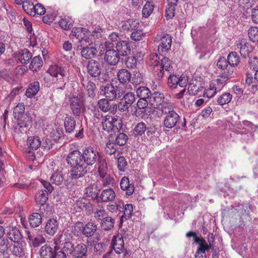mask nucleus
<instances>
[{"label":"nucleus","instance_id":"f257e3e1","mask_svg":"<svg viewBox=\"0 0 258 258\" xmlns=\"http://www.w3.org/2000/svg\"><path fill=\"white\" fill-rule=\"evenodd\" d=\"M101 154L94 147L85 148L81 153L79 150L71 151L67 157V163L71 166L70 178L77 180L83 177L88 172L87 166L97 163Z\"/></svg>","mask_w":258,"mask_h":258},{"label":"nucleus","instance_id":"f03ea898","mask_svg":"<svg viewBox=\"0 0 258 258\" xmlns=\"http://www.w3.org/2000/svg\"><path fill=\"white\" fill-rule=\"evenodd\" d=\"M172 37L166 34L161 37L158 45V50L160 56L157 53H152L149 56L148 64L153 67V72L158 79H161L165 74V72L170 71L171 62L169 59L163 55L164 52L168 51L171 47Z\"/></svg>","mask_w":258,"mask_h":258},{"label":"nucleus","instance_id":"7ed1b4c3","mask_svg":"<svg viewBox=\"0 0 258 258\" xmlns=\"http://www.w3.org/2000/svg\"><path fill=\"white\" fill-rule=\"evenodd\" d=\"M103 130L109 132H116L121 130L122 127V122L119 117H113L111 115H105L101 122Z\"/></svg>","mask_w":258,"mask_h":258},{"label":"nucleus","instance_id":"20e7f679","mask_svg":"<svg viewBox=\"0 0 258 258\" xmlns=\"http://www.w3.org/2000/svg\"><path fill=\"white\" fill-rule=\"evenodd\" d=\"M180 119V116L176 112H171L166 115L165 117L163 122L164 126L168 128H172L176 126L178 128H182L186 125V121L184 118L182 122Z\"/></svg>","mask_w":258,"mask_h":258},{"label":"nucleus","instance_id":"39448f33","mask_svg":"<svg viewBox=\"0 0 258 258\" xmlns=\"http://www.w3.org/2000/svg\"><path fill=\"white\" fill-rule=\"evenodd\" d=\"M48 72L51 76L57 78V83L60 85L57 88L63 89L68 78L67 72L64 69L56 65L50 68L48 70Z\"/></svg>","mask_w":258,"mask_h":258},{"label":"nucleus","instance_id":"423d86ee","mask_svg":"<svg viewBox=\"0 0 258 258\" xmlns=\"http://www.w3.org/2000/svg\"><path fill=\"white\" fill-rule=\"evenodd\" d=\"M188 84L187 78L186 76L181 75L178 77L177 76L172 74L170 75L168 77L167 85L171 89L185 87Z\"/></svg>","mask_w":258,"mask_h":258},{"label":"nucleus","instance_id":"0eeeda50","mask_svg":"<svg viewBox=\"0 0 258 258\" xmlns=\"http://www.w3.org/2000/svg\"><path fill=\"white\" fill-rule=\"evenodd\" d=\"M87 72L92 77L100 75L102 70V65L98 60L90 59L87 65Z\"/></svg>","mask_w":258,"mask_h":258},{"label":"nucleus","instance_id":"6e6552de","mask_svg":"<svg viewBox=\"0 0 258 258\" xmlns=\"http://www.w3.org/2000/svg\"><path fill=\"white\" fill-rule=\"evenodd\" d=\"M136 99V98L133 93H126L123 95L122 101L118 105V109L121 112L127 110L135 102Z\"/></svg>","mask_w":258,"mask_h":258},{"label":"nucleus","instance_id":"1a4fd4ad","mask_svg":"<svg viewBox=\"0 0 258 258\" xmlns=\"http://www.w3.org/2000/svg\"><path fill=\"white\" fill-rule=\"evenodd\" d=\"M98 105L102 111L109 112L113 114L116 112L118 107L117 104L111 103V101L105 98L100 99L98 101Z\"/></svg>","mask_w":258,"mask_h":258},{"label":"nucleus","instance_id":"9d476101","mask_svg":"<svg viewBox=\"0 0 258 258\" xmlns=\"http://www.w3.org/2000/svg\"><path fill=\"white\" fill-rule=\"evenodd\" d=\"M64 242L62 243V246L61 249L70 256L75 250L74 244L73 243V237L72 234L67 232L64 233Z\"/></svg>","mask_w":258,"mask_h":258},{"label":"nucleus","instance_id":"9b49d317","mask_svg":"<svg viewBox=\"0 0 258 258\" xmlns=\"http://www.w3.org/2000/svg\"><path fill=\"white\" fill-rule=\"evenodd\" d=\"M111 247L117 254L122 253L124 250V242L121 234L113 236L111 242Z\"/></svg>","mask_w":258,"mask_h":258},{"label":"nucleus","instance_id":"f8f14e48","mask_svg":"<svg viewBox=\"0 0 258 258\" xmlns=\"http://www.w3.org/2000/svg\"><path fill=\"white\" fill-rule=\"evenodd\" d=\"M236 46L239 49V52L241 56L245 58L253 50L252 45L247 42L245 39H240L236 42Z\"/></svg>","mask_w":258,"mask_h":258},{"label":"nucleus","instance_id":"ddd939ff","mask_svg":"<svg viewBox=\"0 0 258 258\" xmlns=\"http://www.w3.org/2000/svg\"><path fill=\"white\" fill-rule=\"evenodd\" d=\"M119 54L114 49H109L106 51L104 56L106 62L111 66L116 65L120 59Z\"/></svg>","mask_w":258,"mask_h":258},{"label":"nucleus","instance_id":"4468645a","mask_svg":"<svg viewBox=\"0 0 258 258\" xmlns=\"http://www.w3.org/2000/svg\"><path fill=\"white\" fill-rule=\"evenodd\" d=\"M116 51L121 56H126L131 53V44L128 41L119 40L116 44Z\"/></svg>","mask_w":258,"mask_h":258},{"label":"nucleus","instance_id":"2eb2a0df","mask_svg":"<svg viewBox=\"0 0 258 258\" xmlns=\"http://www.w3.org/2000/svg\"><path fill=\"white\" fill-rule=\"evenodd\" d=\"M100 93L105 97V99L110 101L116 99V94L115 93V87L112 84L109 83L104 86H101L100 87Z\"/></svg>","mask_w":258,"mask_h":258},{"label":"nucleus","instance_id":"dca6fc26","mask_svg":"<svg viewBox=\"0 0 258 258\" xmlns=\"http://www.w3.org/2000/svg\"><path fill=\"white\" fill-rule=\"evenodd\" d=\"M59 223L55 218L49 219L45 225V231L46 233L50 236L54 235L58 231Z\"/></svg>","mask_w":258,"mask_h":258},{"label":"nucleus","instance_id":"f3484780","mask_svg":"<svg viewBox=\"0 0 258 258\" xmlns=\"http://www.w3.org/2000/svg\"><path fill=\"white\" fill-rule=\"evenodd\" d=\"M115 191L111 188H109L102 191L99 198L102 203H109L112 202L115 199Z\"/></svg>","mask_w":258,"mask_h":258},{"label":"nucleus","instance_id":"a211bd4d","mask_svg":"<svg viewBox=\"0 0 258 258\" xmlns=\"http://www.w3.org/2000/svg\"><path fill=\"white\" fill-rule=\"evenodd\" d=\"M79 49L81 50L82 56L87 59H92L97 55L98 52L97 49L93 46L86 45Z\"/></svg>","mask_w":258,"mask_h":258},{"label":"nucleus","instance_id":"6ab92c4d","mask_svg":"<svg viewBox=\"0 0 258 258\" xmlns=\"http://www.w3.org/2000/svg\"><path fill=\"white\" fill-rule=\"evenodd\" d=\"M120 188L126 191V195L131 196L135 191L134 184L130 183L129 178L127 176L123 177L120 182Z\"/></svg>","mask_w":258,"mask_h":258},{"label":"nucleus","instance_id":"aec40b11","mask_svg":"<svg viewBox=\"0 0 258 258\" xmlns=\"http://www.w3.org/2000/svg\"><path fill=\"white\" fill-rule=\"evenodd\" d=\"M8 237L15 243H18L22 238V234L20 230L16 227H12L7 233Z\"/></svg>","mask_w":258,"mask_h":258},{"label":"nucleus","instance_id":"412c9836","mask_svg":"<svg viewBox=\"0 0 258 258\" xmlns=\"http://www.w3.org/2000/svg\"><path fill=\"white\" fill-rule=\"evenodd\" d=\"M55 247L53 248L48 244L42 246L39 250L40 258H54Z\"/></svg>","mask_w":258,"mask_h":258},{"label":"nucleus","instance_id":"4be33fe9","mask_svg":"<svg viewBox=\"0 0 258 258\" xmlns=\"http://www.w3.org/2000/svg\"><path fill=\"white\" fill-rule=\"evenodd\" d=\"M203 88V84L202 82L198 81L195 80L189 84L187 92H188L190 95H196L198 94L200 92H202Z\"/></svg>","mask_w":258,"mask_h":258},{"label":"nucleus","instance_id":"5701e85b","mask_svg":"<svg viewBox=\"0 0 258 258\" xmlns=\"http://www.w3.org/2000/svg\"><path fill=\"white\" fill-rule=\"evenodd\" d=\"M97 225L92 222H89L84 225L83 235L85 237H92L97 231Z\"/></svg>","mask_w":258,"mask_h":258},{"label":"nucleus","instance_id":"b1692460","mask_svg":"<svg viewBox=\"0 0 258 258\" xmlns=\"http://www.w3.org/2000/svg\"><path fill=\"white\" fill-rule=\"evenodd\" d=\"M152 105L154 108H158L165 101V97L163 93L155 92L150 97Z\"/></svg>","mask_w":258,"mask_h":258},{"label":"nucleus","instance_id":"393cba45","mask_svg":"<svg viewBox=\"0 0 258 258\" xmlns=\"http://www.w3.org/2000/svg\"><path fill=\"white\" fill-rule=\"evenodd\" d=\"M66 132L68 133L74 132L76 127V122L74 117L66 115L64 121Z\"/></svg>","mask_w":258,"mask_h":258},{"label":"nucleus","instance_id":"a878e982","mask_svg":"<svg viewBox=\"0 0 258 258\" xmlns=\"http://www.w3.org/2000/svg\"><path fill=\"white\" fill-rule=\"evenodd\" d=\"M27 145L30 148L27 151L28 152H31V149L32 150H37L41 145L40 139L38 136H31L29 137L27 141Z\"/></svg>","mask_w":258,"mask_h":258},{"label":"nucleus","instance_id":"bb28decb","mask_svg":"<svg viewBox=\"0 0 258 258\" xmlns=\"http://www.w3.org/2000/svg\"><path fill=\"white\" fill-rule=\"evenodd\" d=\"M71 109L76 116H79L81 112L82 104L77 97H74L70 103Z\"/></svg>","mask_w":258,"mask_h":258},{"label":"nucleus","instance_id":"cd10ccee","mask_svg":"<svg viewBox=\"0 0 258 258\" xmlns=\"http://www.w3.org/2000/svg\"><path fill=\"white\" fill-rule=\"evenodd\" d=\"M117 77L120 83L125 84L131 81V74L126 69H121L118 72Z\"/></svg>","mask_w":258,"mask_h":258},{"label":"nucleus","instance_id":"c85d7f7f","mask_svg":"<svg viewBox=\"0 0 258 258\" xmlns=\"http://www.w3.org/2000/svg\"><path fill=\"white\" fill-rule=\"evenodd\" d=\"M114 223L115 220L111 217L107 216L102 218L100 223V226L103 230L108 231L113 228Z\"/></svg>","mask_w":258,"mask_h":258},{"label":"nucleus","instance_id":"c756f323","mask_svg":"<svg viewBox=\"0 0 258 258\" xmlns=\"http://www.w3.org/2000/svg\"><path fill=\"white\" fill-rule=\"evenodd\" d=\"M123 214L120 218L119 226H121L124 219L126 220L132 217L133 212V206L131 204H127L126 205L123 204Z\"/></svg>","mask_w":258,"mask_h":258},{"label":"nucleus","instance_id":"7c9ffc66","mask_svg":"<svg viewBox=\"0 0 258 258\" xmlns=\"http://www.w3.org/2000/svg\"><path fill=\"white\" fill-rule=\"evenodd\" d=\"M48 194L46 190L41 189L36 193L35 199L36 203L40 205H44L48 200Z\"/></svg>","mask_w":258,"mask_h":258},{"label":"nucleus","instance_id":"2f4dec72","mask_svg":"<svg viewBox=\"0 0 258 258\" xmlns=\"http://www.w3.org/2000/svg\"><path fill=\"white\" fill-rule=\"evenodd\" d=\"M90 248L89 246L84 243H81L75 246V252L76 253L74 257H81L87 256L88 252Z\"/></svg>","mask_w":258,"mask_h":258},{"label":"nucleus","instance_id":"473e14b6","mask_svg":"<svg viewBox=\"0 0 258 258\" xmlns=\"http://www.w3.org/2000/svg\"><path fill=\"white\" fill-rule=\"evenodd\" d=\"M139 22L137 19H129L124 22L122 28L124 30L127 31H134L139 28Z\"/></svg>","mask_w":258,"mask_h":258},{"label":"nucleus","instance_id":"72a5a7b5","mask_svg":"<svg viewBox=\"0 0 258 258\" xmlns=\"http://www.w3.org/2000/svg\"><path fill=\"white\" fill-rule=\"evenodd\" d=\"M28 237L31 242V246L34 247H38L45 242V238L40 235L34 236L29 233Z\"/></svg>","mask_w":258,"mask_h":258},{"label":"nucleus","instance_id":"f704fd0d","mask_svg":"<svg viewBox=\"0 0 258 258\" xmlns=\"http://www.w3.org/2000/svg\"><path fill=\"white\" fill-rule=\"evenodd\" d=\"M97 162L99 176L107 173L108 171V166L106 158L101 155Z\"/></svg>","mask_w":258,"mask_h":258},{"label":"nucleus","instance_id":"c9c22d12","mask_svg":"<svg viewBox=\"0 0 258 258\" xmlns=\"http://www.w3.org/2000/svg\"><path fill=\"white\" fill-rule=\"evenodd\" d=\"M39 90V83L37 81L31 83L26 92V95L28 98H32L34 96Z\"/></svg>","mask_w":258,"mask_h":258},{"label":"nucleus","instance_id":"e433bc0d","mask_svg":"<svg viewBox=\"0 0 258 258\" xmlns=\"http://www.w3.org/2000/svg\"><path fill=\"white\" fill-rule=\"evenodd\" d=\"M123 202L122 201L120 200L115 203H110L106 207V209L109 212L114 213H116L117 211L121 212L123 210Z\"/></svg>","mask_w":258,"mask_h":258},{"label":"nucleus","instance_id":"4c0bfd02","mask_svg":"<svg viewBox=\"0 0 258 258\" xmlns=\"http://www.w3.org/2000/svg\"><path fill=\"white\" fill-rule=\"evenodd\" d=\"M32 57V55L30 51L27 49H24L19 52L18 58L22 63L26 64L29 62Z\"/></svg>","mask_w":258,"mask_h":258},{"label":"nucleus","instance_id":"58836bf2","mask_svg":"<svg viewBox=\"0 0 258 258\" xmlns=\"http://www.w3.org/2000/svg\"><path fill=\"white\" fill-rule=\"evenodd\" d=\"M137 96L139 98L149 99L151 96V92L149 88L146 87H139L136 90Z\"/></svg>","mask_w":258,"mask_h":258},{"label":"nucleus","instance_id":"ea45409f","mask_svg":"<svg viewBox=\"0 0 258 258\" xmlns=\"http://www.w3.org/2000/svg\"><path fill=\"white\" fill-rule=\"evenodd\" d=\"M29 222L31 227H37L42 223L41 216L38 213H33L29 216Z\"/></svg>","mask_w":258,"mask_h":258},{"label":"nucleus","instance_id":"a19ab883","mask_svg":"<svg viewBox=\"0 0 258 258\" xmlns=\"http://www.w3.org/2000/svg\"><path fill=\"white\" fill-rule=\"evenodd\" d=\"M109 240L107 239L106 241L100 242L96 243L94 244V251L97 254H101L106 250Z\"/></svg>","mask_w":258,"mask_h":258},{"label":"nucleus","instance_id":"79ce46f5","mask_svg":"<svg viewBox=\"0 0 258 258\" xmlns=\"http://www.w3.org/2000/svg\"><path fill=\"white\" fill-rule=\"evenodd\" d=\"M100 180L103 186H112L114 183L113 177L107 173L99 175Z\"/></svg>","mask_w":258,"mask_h":258},{"label":"nucleus","instance_id":"37998d69","mask_svg":"<svg viewBox=\"0 0 258 258\" xmlns=\"http://www.w3.org/2000/svg\"><path fill=\"white\" fill-rule=\"evenodd\" d=\"M227 61L231 66H237L240 62V58L236 52L232 51L228 55Z\"/></svg>","mask_w":258,"mask_h":258},{"label":"nucleus","instance_id":"c03bdc74","mask_svg":"<svg viewBox=\"0 0 258 258\" xmlns=\"http://www.w3.org/2000/svg\"><path fill=\"white\" fill-rule=\"evenodd\" d=\"M158 108L163 113L166 115L175 112L173 104L166 101H165Z\"/></svg>","mask_w":258,"mask_h":258},{"label":"nucleus","instance_id":"a18cd8bd","mask_svg":"<svg viewBox=\"0 0 258 258\" xmlns=\"http://www.w3.org/2000/svg\"><path fill=\"white\" fill-rule=\"evenodd\" d=\"M84 224L82 222L75 223L71 228L72 233L76 236L83 234Z\"/></svg>","mask_w":258,"mask_h":258},{"label":"nucleus","instance_id":"49530a36","mask_svg":"<svg viewBox=\"0 0 258 258\" xmlns=\"http://www.w3.org/2000/svg\"><path fill=\"white\" fill-rule=\"evenodd\" d=\"M154 9V3L146 2L142 10V15L145 18L149 17L153 13Z\"/></svg>","mask_w":258,"mask_h":258},{"label":"nucleus","instance_id":"de8ad7c7","mask_svg":"<svg viewBox=\"0 0 258 258\" xmlns=\"http://www.w3.org/2000/svg\"><path fill=\"white\" fill-rule=\"evenodd\" d=\"M195 242L199 245L197 250L204 251L209 250L212 248V245H208L206 241L203 238L196 237Z\"/></svg>","mask_w":258,"mask_h":258},{"label":"nucleus","instance_id":"09e8293b","mask_svg":"<svg viewBox=\"0 0 258 258\" xmlns=\"http://www.w3.org/2000/svg\"><path fill=\"white\" fill-rule=\"evenodd\" d=\"M22 4L23 5V10L25 12L30 16H35V13L34 12V5L32 2L24 1Z\"/></svg>","mask_w":258,"mask_h":258},{"label":"nucleus","instance_id":"8fccbe9b","mask_svg":"<svg viewBox=\"0 0 258 258\" xmlns=\"http://www.w3.org/2000/svg\"><path fill=\"white\" fill-rule=\"evenodd\" d=\"M232 98V95L230 93H225L218 97L217 102L220 105H223L229 103Z\"/></svg>","mask_w":258,"mask_h":258},{"label":"nucleus","instance_id":"3c124183","mask_svg":"<svg viewBox=\"0 0 258 258\" xmlns=\"http://www.w3.org/2000/svg\"><path fill=\"white\" fill-rule=\"evenodd\" d=\"M42 59L40 56H36L31 60L29 68L33 71H37L42 66Z\"/></svg>","mask_w":258,"mask_h":258},{"label":"nucleus","instance_id":"603ef678","mask_svg":"<svg viewBox=\"0 0 258 258\" xmlns=\"http://www.w3.org/2000/svg\"><path fill=\"white\" fill-rule=\"evenodd\" d=\"M249 39L253 42H258V27H251L248 31Z\"/></svg>","mask_w":258,"mask_h":258},{"label":"nucleus","instance_id":"864d4df0","mask_svg":"<svg viewBox=\"0 0 258 258\" xmlns=\"http://www.w3.org/2000/svg\"><path fill=\"white\" fill-rule=\"evenodd\" d=\"M25 111V105L23 103H19L14 108L13 113L15 118L19 119Z\"/></svg>","mask_w":258,"mask_h":258},{"label":"nucleus","instance_id":"5fc2aeb1","mask_svg":"<svg viewBox=\"0 0 258 258\" xmlns=\"http://www.w3.org/2000/svg\"><path fill=\"white\" fill-rule=\"evenodd\" d=\"M147 127L145 123L140 122L135 126L134 133L137 136H142L146 131Z\"/></svg>","mask_w":258,"mask_h":258},{"label":"nucleus","instance_id":"6e6d98bb","mask_svg":"<svg viewBox=\"0 0 258 258\" xmlns=\"http://www.w3.org/2000/svg\"><path fill=\"white\" fill-rule=\"evenodd\" d=\"M127 163L123 156L117 157V168L121 172H124L127 168Z\"/></svg>","mask_w":258,"mask_h":258},{"label":"nucleus","instance_id":"4d7b16f0","mask_svg":"<svg viewBox=\"0 0 258 258\" xmlns=\"http://www.w3.org/2000/svg\"><path fill=\"white\" fill-rule=\"evenodd\" d=\"M85 193L87 197L94 198L97 197L98 193L93 185H90L85 189Z\"/></svg>","mask_w":258,"mask_h":258},{"label":"nucleus","instance_id":"13d9d810","mask_svg":"<svg viewBox=\"0 0 258 258\" xmlns=\"http://www.w3.org/2000/svg\"><path fill=\"white\" fill-rule=\"evenodd\" d=\"M128 139L127 136L124 133L119 134L115 138V143L119 146L124 145Z\"/></svg>","mask_w":258,"mask_h":258},{"label":"nucleus","instance_id":"bf43d9fd","mask_svg":"<svg viewBox=\"0 0 258 258\" xmlns=\"http://www.w3.org/2000/svg\"><path fill=\"white\" fill-rule=\"evenodd\" d=\"M125 64L128 68H134L137 64V59L134 56L127 57L125 61Z\"/></svg>","mask_w":258,"mask_h":258},{"label":"nucleus","instance_id":"052dcab7","mask_svg":"<svg viewBox=\"0 0 258 258\" xmlns=\"http://www.w3.org/2000/svg\"><path fill=\"white\" fill-rule=\"evenodd\" d=\"M58 24L64 30L70 29L72 27V22L66 18L61 19Z\"/></svg>","mask_w":258,"mask_h":258},{"label":"nucleus","instance_id":"680f3d73","mask_svg":"<svg viewBox=\"0 0 258 258\" xmlns=\"http://www.w3.org/2000/svg\"><path fill=\"white\" fill-rule=\"evenodd\" d=\"M12 253L13 254L21 257L23 254V249L19 242L15 243L13 246Z\"/></svg>","mask_w":258,"mask_h":258},{"label":"nucleus","instance_id":"e2e57ef3","mask_svg":"<svg viewBox=\"0 0 258 258\" xmlns=\"http://www.w3.org/2000/svg\"><path fill=\"white\" fill-rule=\"evenodd\" d=\"M51 181L55 184H60L63 180V177L59 173H54L51 177Z\"/></svg>","mask_w":258,"mask_h":258},{"label":"nucleus","instance_id":"0e129e2a","mask_svg":"<svg viewBox=\"0 0 258 258\" xmlns=\"http://www.w3.org/2000/svg\"><path fill=\"white\" fill-rule=\"evenodd\" d=\"M143 36V32L142 30L138 28L133 31L131 35V38L135 41H139L142 39Z\"/></svg>","mask_w":258,"mask_h":258},{"label":"nucleus","instance_id":"69168bd1","mask_svg":"<svg viewBox=\"0 0 258 258\" xmlns=\"http://www.w3.org/2000/svg\"><path fill=\"white\" fill-rule=\"evenodd\" d=\"M85 29L83 28H74L72 30V34L78 40L85 34Z\"/></svg>","mask_w":258,"mask_h":258},{"label":"nucleus","instance_id":"338daca9","mask_svg":"<svg viewBox=\"0 0 258 258\" xmlns=\"http://www.w3.org/2000/svg\"><path fill=\"white\" fill-rule=\"evenodd\" d=\"M79 41L81 44L78 46V49H79V47L82 48L86 45H90L91 43L89 37L85 33L79 39Z\"/></svg>","mask_w":258,"mask_h":258},{"label":"nucleus","instance_id":"774afa93","mask_svg":"<svg viewBox=\"0 0 258 258\" xmlns=\"http://www.w3.org/2000/svg\"><path fill=\"white\" fill-rule=\"evenodd\" d=\"M217 92L218 91L215 89V88H214V86H213L211 83L208 89H206L204 91V96L207 97L209 98H211L215 96Z\"/></svg>","mask_w":258,"mask_h":258}]
</instances>
